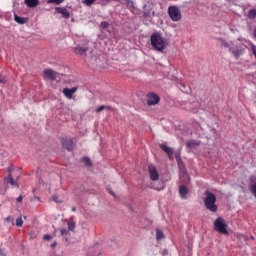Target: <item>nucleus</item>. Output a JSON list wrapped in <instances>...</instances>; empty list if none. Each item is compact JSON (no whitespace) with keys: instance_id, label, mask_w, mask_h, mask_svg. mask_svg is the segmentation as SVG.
Segmentation results:
<instances>
[{"instance_id":"nucleus-1","label":"nucleus","mask_w":256,"mask_h":256,"mask_svg":"<svg viewBox=\"0 0 256 256\" xmlns=\"http://www.w3.org/2000/svg\"><path fill=\"white\" fill-rule=\"evenodd\" d=\"M150 45H152L155 51H158L159 53H161L162 51H165V48L169 44L167 43L165 38L161 36V33L154 32L150 36Z\"/></svg>"},{"instance_id":"nucleus-2","label":"nucleus","mask_w":256,"mask_h":256,"mask_svg":"<svg viewBox=\"0 0 256 256\" xmlns=\"http://www.w3.org/2000/svg\"><path fill=\"white\" fill-rule=\"evenodd\" d=\"M205 198H204V205L208 211H211V213H217L219 207L217 206V196L210 192L209 190H206L204 192Z\"/></svg>"},{"instance_id":"nucleus-3","label":"nucleus","mask_w":256,"mask_h":256,"mask_svg":"<svg viewBox=\"0 0 256 256\" xmlns=\"http://www.w3.org/2000/svg\"><path fill=\"white\" fill-rule=\"evenodd\" d=\"M214 229L221 235H229V230H227V222L222 217L216 218L214 221Z\"/></svg>"},{"instance_id":"nucleus-4","label":"nucleus","mask_w":256,"mask_h":256,"mask_svg":"<svg viewBox=\"0 0 256 256\" xmlns=\"http://www.w3.org/2000/svg\"><path fill=\"white\" fill-rule=\"evenodd\" d=\"M168 15L171 21H181L182 15L181 10L177 6H170L168 7Z\"/></svg>"},{"instance_id":"nucleus-5","label":"nucleus","mask_w":256,"mask_h":256,"mask_svg":"<svg viewBox=\"0 0 256 256\" xmlns=\"http://www.w3.org/2000/svg\"><path fill=\"white\" fill-rule=\"evenodd\" d=\"M62 149H66V151H73L75 149V143L71 138H62L61 139Z\"/></svg>"},{"instance_id":"nucleus-6","label":"nucleus","mask_w":256,"mask_h":256,"mask_svg":"<svg viewBox=\"0 0 256 256\" xmlns=\"http://www.w3.org/2000/svg\"><path fill=\"white\" fill-rule=\"evenodd\" d=\"M148 173L151 181H159V172L157 171L155 165L150 164L148 166Z\"/></svg>"},{"instance_id":"nucleus-7","label":"nucleus","mask_w":256,"mask_h":256,"mask_svg":"<svg viewBox=\"0 0 256 256\" xmlns=\"http://www.w3.org/2000/svg\"><path fill=\"white\" fill-rule=\"evenodd\" d=\"M44 79H49L50 81H55L57 79V73L53 69H45L43 72Z\"/></svg>"},{"instance_id":"nucleus-8","label":"nucleus","mask_w":256,"mask_h":256,"mask_svg":"<svg viewBox=\"0 0 256 256\" xmlns=\"http://www.w3.org/2000/svg\"><path fill=\"white\" fill-rule=\"evenodd\" d=\"M160 101H161V98L159 97V95L152 93L148 96L147 105L149 106L157 105V103H159Z\"/></svg>"},{"instance_id":"nucleus-9","label":"nucleus","mask_w":256,"mask_h":256,"mask_svg":"<svg viewBox=\"0 0 256 256\" xmlns=\"http://www.w3.org/2000/svg\"><path fill=\"white\" fill-rule=\"evenodd\" d=\"M55 13L62 15L63 19H69L71 17L69 10H67V8L64 7H56Z\"/></svg>"},{"instance_id":"nucleus-10","label":"nucleus","mask_w":256,"mask_h":256,"mask_svg":"<svg viewBox=\"0 0 256 256\" xmlns=\"http://www.w3.org/2000/svg\"><path fill=\"white\" fill-rule=\"evenodd\" d=\"M159 147L164 151V153H166V155H168L169 159H173V148L167 146V144H160Z\"/></svg>"},{"instance_id":"nucleus-11","label":"nucleus","mask_w":256,"mask_h":256,"mask_svg":"<svg viewBox=\"0 0 256 256\" xmlns=\"http://www.w3.org/2000/svg\"><path fill=\"white\" fill-rule=\"evenodd\" d=\"M77 92V87L64 88L62 93L67 97V99H73V94Z\"/></svg>"},{"instance_id":"nucleus-12","label":"nucleus","mask_w":256,"mask_h":256,"mask_svg":"<svg viewBox=\"0 0 256 256\" xmlns=\"http://www.w3.org/2000/svg\"><path fill=\"white\" fill-rule=\"evenodd\" d=\"M201 145V141L199 140H188L186 142L187 149H197Z\"/></svg>"},{"instance_id":"nucleus-13","label":"nucleus","mask_w":256,"mask_h":256,"mask_svg":"<svg viewBox=\"0 0 256 256\" xmlns=\"http://www.w3.org/2000/svg\"><path fill=\"white\" fill-rule=\"evenodd\" d=\"M152 11H153V8H151V5L144 4L143 5V17H144V19H148V17H151Z\"/></svg>"},{"instance_id":"nucleus-14","label":"nucleus","mask_w":256,"mask_h":256,"mask_svg":"<svg viewBox=\"0 0 256 256\" xmlns=\"http://www.w3.org/2000/svg\"><path fill=\"white\" fill-rule=\"evenodd\" d=\"M189 194V188L185 185L179 186V195L181 199H187V195Z\"/></svg>"},{"instance_id":"nucleus-15","label":"nucleus","mask_w":256,"mask_h":256,"mask_svg":"<svg viewBox=\"0 0 256 256\" xmlns=\"http://www.w3.org/2000/svg\"><path fill=\"white\" fill-rule=\"evenodd\" d=\"M88 51V47L77 46L76 48H74V53H76V55H85V53H87Z\"/></svg>"},{"instance_id":"nucleus-16","label":"nucleus","mask_w":256,"mask_h":256,"mask_svg":"<svg viewBox=\"0 0 256 256\" xmlns=\"http://www.w3.org/2000/svg\"><path fill=\"white\" fill-rule=\"evenodd\" d=\"M176 160L178 161V167L184 175H187V169H185V164H183V161L179 156L176 155Z\"/></svg>"},{"instance_id":"nucleus-17","label":"nucleus","mask_w":256,"mask_h":256,"mask_svg":"<svg viewBox=\"0 0 256 256\" xmlns=\"http://www.w3.org/2000/svg\"><path fill=\"white\" fill-rule=\"evenodd\" d=\"M228 51L230 53H233V55L235 57H239L241 55V51L239 50V47H237V46L230 45V47L228 48Z\"/></svg>"},{"instance_id":"nucleus-18","label":"nucleus","mask_w":256,"mask_h":256,"mask_svg":"<svg viewBox=\"0 0 256 256\" xmlns=\"http://www.w3.org/2000/svg\"><path fill=\"white\" fill-rule=\"evenodd\" d=\"M25 5L30 9H33L39 5V0H24Z\"/></svg>"},{"instance_id":"nucleus-19","label":"nucleus","mask_w":256,"mask_h":256,"mask_svg":"<svg viewBox=\"0 0 256 256\" xmlns=\"http://www.w3.org/2000/svg\"><path fill=\"white\" fill-rule=\"evenodd\" d=\"M14 21H16V23H19L20 25H25V23H27V21H29V18L20 17L17 14H15Z\"/></svg>"},{"instance_id":"nucleus-20","label":"nucleus","mask_w":256,"mask_h":256,"mask_svg":"<svg viewBox=\"0 0 256 256\" xmlns=\"http://www.w3.org/2000/svg\"><path fill=\"white\" fill-rule=\"evenodd\" d=\"M124 5H126L127 9H131L132 11H135V2L133 0H123Z\"/></svg>"},{"instance_id":"nucleus-21","label":"nucleus","mask_w":256,"mask_h":256,"mask_svg":"<svg viewBox=\"0 0 256 256\" xmlns=\"http://www.w3.org/2000/svg\"><path fill=\"white\" fill-rule=\"evenodd\" d=\"M6 181L10 183V185H14L15 187H19V184L17 183V180L13 179V175L9 174L8 178H6Z\"/></svg>"},{"instance_id":"nucleus-22","label":"nucleus","mask_w":256,"mask_h":256,"mask_svg":"<svg viewBox=\"0 0 256 256\" xmlns=\"http://www.w3.org/2000/svg\"><path fill=\"white\" fill-rule=\"evenodd\" d=\"M81 160L85 163L86 167H93V162H91V158L88 156H84Z\"/></svg>"},{"instance_id":"nucleus-23","label":"nucleus","mask_w":256,"mask_h":256,"mask_svg":"<svg viewBox=\"0 0 256 256\" xmlns=\"http://www.w3.org/2000/svg\"><path fill=\"white\" fill-rule=\"evenodd\" d=\"M162 239H165V234L160 229L156 230V240L161 241Z\"/></svg>"},{"instance_id":"nucleus-24","label":"nucleus","mask_w":256,"mask_h":256,"mask_svg":"<svg viewBox=\"0 0 256 256\" xmlns=\"http://www.w3.org/2000/svg\"><path fill=\"white\" fill-rule=\"evenodd\" d=\"M105 109H108L109 111H111V106H105V105H101L96 109V113H101V111H105Z\"/></svg>"},{"instance_id":"nucleus-25","label":"nucleus","mask_w":256,"mask_h":256,"mask_svg":"<svg viewBox=\"0 0 256 256\" xmlns=\"http://www.w3.org/2000/svg\"><path fill=\"white\" fill-rule=\"evenodd\" d=\"M67 223H68V231H75V227H76L75 222L69 220Z\"/></svg>"},{"instance_id":"nucleus-26","label":"nucleus","mask_w":256,"mask_h":256,"mask_svg":"<svg viewBox=\"0 0 256 256\" xmlns=\"http://www.w3.org/2000/svg\"><path fill=\"white\" fill-rule=\"evenodd\" d=\"M65 0H48L47 3L48 5L54 4V5H61Z\"/></svg>"},{"instance_id":"nucleus-27","label":"nucleus","mask_w":256,"mask_h":256,"mask_svg":"<svg viewBox=\"0 0 256 256\" xmlns=\"http://www.w3.org/2000/svg\"><path fill=\"white\" fill-rule=\"evenodd\" d=\"M16 227H23V217L19 216L16 219Z\"/></svg>"},{"instance_id":"nucleus-28","label":"nucleus","mask_w":256,"mask_h":256,"mask_svg":"<svg viewBox=\"0 0 256 256\" xmlns=\"http://www.w3.org/2000/svg\"><path fill=\"white\" fill-rule=\"evenodd\" d=\"M97 0H83L82 3H84V5H86L87 7H91V5H93V3H95Z\"/></svg>"},{"instance_id":"nucleus-29","label":"nucleus","mask_w":256,"mask_h":256,"mask_svg":"<svg viewBox=\"0 0 256 256\" xmlns=\"http://www.w3.org/2000/svg\"><path fill=\"white\" fill-rule=\"evenodd\" d=\"M177 87H178L179 90L185 92L186 86L183 82H178Z\"/></svg>"},{"instance_id":"nucleus-30","label":"nucleus","mask_w":256,"mask_h":256,"mask_svg":"<svg viewBox=\"0 0 256 256\" xmlns=\"http://www.w3.org/2000/svg\"><path fill=\"white\" fill-rule=\"evenodd\" d=\"M52 201H54V203H63V200L59 198V195H54Z\"/></svg>"},{"instance_id":"nucleus-31","label":"nucleus","mask_w":256,"mask_h":256,"mask_svg":"<svg viewBox=\"0 0 256 256\" xmlns=\"http://www.w3.org/2000/svg\"><path fill=\"white\" fill-rule=\"evenodd\" d=\"M109 25L110 24L107 21H103V22L100 23L101 29H107V27H109Z\"/></svg>"},{"instance_id":"nucleus-32","label":"nucleus","mask_w":256,"mask_h":256,"mask_svg":"<svg viewBox=\"0 0 256 256\" xmlns=\"http://www.w3.org/2000/svg\"><path fill=\"white\" fill-rule=\"evenodd\" d=\"M5 221H7L8 223H11L12 225H15V220L11 216L6 217Z\"/></svg>"},{"instance_id":"nucleus-33","label":"nucleus","mask_w":256,"mask_h":256,"mask_svg":"<svg viewBox=\"0 0 256 256\" xmlns=\"http://www.w3.org/2000/svg\"><path fill=\"white\" fill-rule=\"evenodd\" d=\"M60 233L62 236L68 235L69 234V230L67 228H63L60 230Z\"/></svg>"},{"instance_id":"nucleus-34","label":"nucleus","mask_w":256,"mask_h":256,"mask_svg":"<svg viewBox=\"0 0 256 256\" xmlns=\"http://www.w3.org/2000/svg\"><path fill=\"white\" fill-rule=\"evenodd\" d=\"M222 45L225 47V49H229L231 47V44L227 43L225 40H222Z\"/></svg>"},{"instance_id":"nucleus-35","label":"nucleus","mask_w":256,"mask_h":256,"mask_svg":"<svg viewBox=\"0 0 256 256\" xmlns=\"http://www.w3.org/2000/svg\"><path fill=\"white\" fill-rule=\"evenodd\" d=\"M43 239H44V241H51V239H52L51 234H45L43 236Z\"/></svg>"},{"instance_id":"nucleus-36","label":"nucleus","mask_w":256,"mask_h":256,"mask_svg":"<svg viewBox=\"0 0 256 256\" xmlns=\"http://www.w3.org/2000/svg\"><path fill=\"white\" fill-rule=\"evenodd\" d=\"M0 83L4 84L7 83V78L0 74Z\"/></svg>"},{"instance_id":"nucleus-37","label":"nucleus","mask_w":256,"mask_h":256,"mask_svg":"<svg viewBox=\"0 0 256 256\" xmlns=\"http://www.w3.org/2000/svg\"><path fill=\"white\" fill-rule=\"evenodd\" d=\"M249 15H251L252 17H256V9L250 10Z\"/></svg>"},{"instance_id":"nucleus-38","label":"nucleus","mask_w":256,"mask_h":256,"mask_svg":"<svg viewBox=\"0 0 256 256\" xmlns=\"http://www.w3.org/2000/svg\"><path fill=\"white\" fill-rule=\"evenodd\" d=\"M17 203H22L23 202V196L20 195L17 199H16Z\"/></svg>"},{"instance_id":"nucleus-39","label":"nucleus","mask_w":256,"mask_h":256,"mask_svg":"<svg viewBox=\"0 0 256 256\" xmlns=\"http://www.w3.org/2000/svg\"><path fill=\"white\" fill-rule=\"evenodd\" d=\"M51 247H52V249H55V247H57V242H53V243L51 244Z\"/></svg>"},{"instance_id":"nucleus-40","label":"nucleus","mask_w":256,"mask_h":256,"mask_svg":"<svg viewBox=\"0 0 256 256\" xmlns=\"http://www.w3.org/2000/svg\"><path fill=\"white\" fill-rule=\"evenodd\" d=\"M253 36H254L255 39H256V26L254 27V30H253Z\"/></svg>"},{"instance_id":"nucleus-41","label":"nucleus","mask_w":256,"mask_h":256,"mask_svg":"<svg viewBox=\"0 0 256 256\" xmlns=\"http://www.w3.org/2000/svg\"><path fill=\"white\" fill-rule=\"evenodd\" d=\"M0 256H7V255H5V252H3V250L0 249Z\"/></svg>"},{"instance_id":"nucleus-42","label":"nucleus","mask_w":256,"mask_h":256,"mask_svg":"<svg viewBox=\"0 0 256 256\" xmlns=\"http://www.w3.org/2000/svg\"><path fill=\"white\" fill-rule=\"evenodd\" d=\"M11 171H13V169L11 167H8L9 175H11Z\"/></svg>"},{"instance_id":"nucleus-43","label":"nucleus","mask_w":256,"mask_h":256,"mask_svg":"<svg viewBox=\"0 0 256 256\" xmlns=\"http://www.w3.org/2000/svg\"><path fill=\"white\" fill-rule=\"evenodd\" d=\"M72 211L75 212L77 211V208H75V206L72 207Z\"/></svg>"},{"instance_id":"nucleus-44","label":"nucleus","mask_w":256,"mask_h":256,"mask_svg":"<svg viewBox=\"0 0 256 256\" xmlns=\"http://www.w3.org/2000/svg\"><path fill=\"white\" fill-rule=\"evenodd\" d=\"M110 194H112L113 196H115V192H113V191H110Z\"/></svg>"},{"instance_id":"nucleus-45","label":"nucleus","mask_w":256,"mask_h":256,"mask_svg":"<svg viewBox=\"0 0 256 256\" xmlns=\"http://www.w3.org/2000/svg\"><path fill=\"white\" fill-rule=\"evenodd\" d=\"M180 179H183V176L180 175Z\"/></svg>"}]
</instances>
